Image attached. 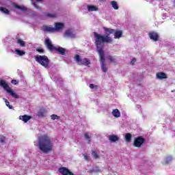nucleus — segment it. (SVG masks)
<instances>
[{"label": "nucleus", "mask_w": 175, "mask_h": 175, "mask_svg": "<svg viewBox=\"0 0 175 175\" xmlns=\"http://www.w3.org/2000/svg\"><path fill=\"white\" fill-rule=\"evenodd\" d=\"M88 12H96L98 8L95 5H88Z\"/></svg>", "instance_id": "21"}, {"label": "nucleus", "mask_w": 175, "mask_h": 175, "mask_svg": "<svg viewBox=\"0 0 175 175\" xmlns=\"http://www.w3.org/2000/svg\"><path fill=\"white\" fill-rule=\"evenodd\" d=\"M93 35L94 36V44L97 49V51L99 55V61L100 63V66L103 72L106 73L108 70L107 64H106V59H105V51H103V47L105 43H111L112 40L108 36H103L98 34L96 32H94Z\"/></svg>", "instance_id": "1"}, {"label": "nucleus", "mask_w": 175, "mask_h": 175, "mask_svg": "<svg viewBox=\"0 0 175 175\" xmlns=\"http://www.w3.org/2000/svg\"><path fill=\"white\" fill-rule=\"evenodd\" d=\"M135 62H136V59H135V58H134V59H133L131 60V65H135Z\"/></svg>", "instance_id": "36"}, {"label": "nucleus", "mask_w": 175, "mask_h": 175, "mask_svg": "<svg viewBox=\"0 0 175 175\" xmlns=\"http://www.w3.org/2000/svg\"><path fill=\"white\" fill-rule=\"evenodd\" d=\"M107 58L111 64H113V65H117V59H116V57H114L111 55H109V56H107Z\"/></svg>", "instance_id": "16"}, {"label": "nucleus", "mask_w": 175, "mask_h": 175, "mask_svg": "<svg viewBox=\"0 0 175 175\" xmlns=\"http://www.w3.org/2000/svg\"><path fill=\"white\" fill-rule=\"evenodd\" d=\"M109 140L112 143H116V142H118V140H120V138L117 135H111L109 136Z\"/></svg>", "instance_id": "15"}, {"label": "nucleus", "mask_w": 175, "mask_h": 175, "mask_svg": "<svg viewBox=\"0 0 175 175\" xmlns=\"http://www.w3.org/2000/svg\"><path fill=\"white\" fill-rule=\"evenodd\" d=\"M84 137H85V139L88 140V144H91V137H90V135L88 134V133H85L84 134Z\"/></svg>", "instance_id": "25"}, {"label": "nucleus", "mask_w": 175, "mask_h": 175, "mask_svg": "<svg viewBox=\"0 0 175 175\" xmlns=\"http://www.w3.org/2000/svg\"><path fill=\"white\" fill-rule=\"evenodd\" d=\"M44 44L46 49L49 51H56V53L57 54H59L60 55H65V53H66L65 49L61 46H59V48H57V46L53 44V42H51V40H50V39H45Z\"/></svg>", "instance_id": "4"}, {"label": "nucleus", "mask_w": 175, "mask_h": 175, "mask_svg": "<svg viewBox=\"0 0 175 175\" xmlns=\"http://www.w3.org/2000/svg\"><path fill=\"white\" fill-rule=\"evenodd\" d=\"M0 11L3 12L5 14H10V12L7 8H5L3 7H0Z\"/></svg>", "instance_id": "26"}, {"label": "nucleus", "mask_w": 175, "mask_h": 175, "mask_svg": "<svg viewBox=\"0 0 175 175\" xmlns=\"http://www.w3.org/2000/svg\"><path fill=\"white\" fill-rule=\"evenodd\" d=\"M131 139H132V134L126 133L125 135V142H126L127 143H129V142H131Z\"/></svg>", "instance_id": "23"}, {"label": "nucleus", "mask_w": 175, "mask_h": 175, "mask_svg": "<svg viewBox=\"0 0 175 175\" xmlns=\"http://www.w3.org/2000/svg\"><path fill=\"white\" fill-rule=\"evenodd\" d=\"M112 114L113 117H115L116 118H118V117H120L121 116V113H120V111L118 110V109H113L112 111Z\"/></svg>", "instance_id": "18"}, {"label": "nucleus", "mask_w": 175, "mask_h": 175, "mask_svg": "<svg viewBox=\"0 0 175 175\" xmlns=\"http://www.w3.org/2000/svg\"><path fill=\"white\" fill-rule=\"evenodd\" d=\"M14 8H16V9H19L20 10H23V12H26L27 10V8L25 7H21L17 4H15L14 5Z\"/></svg>", "instance_id": "27"}, {"label": "nucleus", "mask_w": 175, "mask_h": 175, "mask_svg": "<svg viewBox=\"0 0 175 175\" xmlns=\"http://www.w3.org/2000/svg\"><path fill=\"white\" fill-rule=\"evenodd\" d=\"M15 53H16L17 55H20V57H23V55H25V51H21L20 49H15Z\"/></svg>", "instance_id": "22"}, {"label": "nucleus", "mask_w": 175, "mask_h": 175, "mask_svg": "<svg viewBox=\"0 0 175 175\" xmlns=\"http://www.w3.org/2000/svg\"><path fill=\"white\" fill-rule=\"evenodd\" d=\"M90 88H91L92 90H94V88H96V90H98V85H94V84L90 83Z\"/></svg>", "instance_id": "33"}, {"label": "nucleus", "mask_w": 175, "mask_h": 175, "mask_svg": "<svg viewBox=\"0 0 175 175\" xmlns=\"http://www.w3.org/2000/svg\"><path fill=\"white\" fill-rule=\"evenodd\" d=\"M33 6L36 8V9H39V5H36V3H33Z\"/></svg>", "instance_id": "37"}, {"label": "nucleus", "mask_w": 175, "mask_h": 175, "mask_svg": "<svg viewBox=\"0 0 175 175\" xmlns=\"http://www.w3.org/2000/svg\"><path fill=\"white\" fill-rule=\"evenodd\" d=\"M65 25L63 23H55V27L45 25L43 27V31L46 32H55L56 31H62L64 29Z\"/></svg>", "instance_id": "5"}, {"label": "nucleus", "mask_w": 175, "mask_h": 175, "mask_svg": "<svg viewBox=\"0 0 175 175\" xmlns=\"http://www.w3.org/2000/svg\"><path fill=\"white\" fill-rule=\"evenodd\" d=\"M0 86L2 87L12 98H15L16 99H18V95L16 94L12 88L9 87V85L6 82V81L3 79H0Z\"/></svg>", "instance_id": "7"}, {"label": "nucleus", "mask_w": 175, "mask_h": 175, "mask_svg": "<svg viewBox=\"0 0 175 175\" xmlns=\"http://www.w3.org/2000/svg\"><path fill=\"white\" fill-rule=\"evenodd\" d=\"M16 43L19 44L21 47H25V42L20 38H16Z\"/></svg>", "instance_id": "19"}, {"label": "nucleus", "mask_w": 175, "mask_h": 175, "mask_svg": "<svg viewBox=\"0 0 175 175\" xmlns=\"http://www.w3.org/2000/svg\"><path fill=\"white\" fill-rule=\"evenodd\" d=\"M75 60L76 61V62H77V64H79V65H85V66H88V65L91 64V62L88 58L81 59L79 55H75Z\"/></svg>", "instance_id": "8"}, {"label": "nucleus", "mask_w": 175, "mask_h": 175, "mask_svg": "<svg viewBox=\"0 0 175 175\" xmlns=\"http://www.w3.org/2000/svg\"><path fill=\"white\" fill-rule=\"evenodd\" d=\"M64 35L65 36H67V38H70L71 39H75V38H76V34L72 29L66 30Z\"/></svg>", "instance_id": "11"}, {"label": "nucleus", "mask_w": 175, "mask_h": 175, "mask_svg": "<svg viewBox=\"0 0 175 175\" xmlns=\"http://www.w3.org/2000/svg\"><path fill=\"white\" fill-rule=\"evenodd\" d=\"M4 102L5 103L6 107H8L10 109H13V105H10V103L8 100L6 98H3Z\"/></svg>", "instance_id": "24"}, {"label": "nucleus", "mask_w": 175, "mask_h": 175, "mask_svg": "<svg viewBox=\"0 0 175 175\" xmlns=\"http://www.w3.org/2000/svg\"><path fill=\"white\" fill-rule=\"evenodd\" d=\"M173 160V157L172 156H168L165 158V163H170Z\"/></svg>", "instance_id": "30"}, {"label": "nucleus", "mask_w": 175, "mask_h": 175, "mask_svg": "<svg viewBox=\"0 0 175 175\" xmlns=\"http://www.w3.org/2000/svg\"><path fill=\"white\" fill-rule=\"evenodd\" d=\"M174 7L175 8V0L174 1Z\"/></svg>", "instance_id": "38"}, {"label": "nucleus", "mask_w": 175, "mask_h": 175, "mask_svg": "<svg viewBox=\"0 0 175 175\" xmlns=\"http://www.w3.org/2000/svg\"><path fill=\"white\" fill-rule=\"evenodd\" d=\"M46 109L44 108H41L38 110L37 116L39 118H44V117H46Z\"/></svg>", "instance_id": "12"}, {"label": "nucleus", "mask_w": 175, "mask_h": 175, "mask_svg": "<svg viewBox=\"0 0 175 175\" xmlns=\"http://www.w3.org/2000/svg\"><path fill=\"white\" fill-rule=\"evenodd\" d=\"M148 36L151 40H154V42H158L159 39V35L158 33L155 31H152L148 33Z\"/></svg>", "instance_id": "10"}, {"label": "nucleus", "mask_w": 175, "mask_h": 175, "mask_svg": "<svg viewBox=\"0 0 175 175\" xmlns=\"http://www.w3.org/2000/svg\"><path fill=\"white\" fill-rule=\"evenodd\" d=\"M146 142V139L142 136H138L135 138L133 146L137 148H140L143 144Z\"/></svg>", "instance_id": "9"}, {"label": "nucleus", "mask_w": 175, "mask_h": 175, "mask_svg": "<svg viewBox=\"0 0 175 175\" xmlns=\"http://www.w3.org/2000/svg\"><path fill=\"white\" fill-rule=\"evenodd\" d=\"M44 15L46 17H48L49 18H55L58 17V15L57 14H51L49 12H44Z\"/></svg>", "instance_id": "17"}, {"label": "nucleus", "mask_w": 175, "mask_h": 175, "mask_svg": "<svg viewBox=\"0 0 175 175\" xmlns=\"http://www.w3.org/2000/svg\"><path fill=\"white\" fill-rule=\"evenodd\" d=\"M111 5L112 8H113L114 10H118L119 7H118V3L116 1H111Z\"/></svg>", "instance_id": "20"}, {"label": "nucleus", "mask_w": 175, "mask_h": 175, "mask_svg": "<svg viewBox=\"0 0 175 175\" xmlns=\"http://www.w3.org/2000/svg\"><path fill=\"white\" fill-rule=\"evenodd\" d=\"M103 29H104L105 35H102L98 33V35H100L101 36H104V37L107 36L108 38H110V39L112 40L111 42H104V44L106 43H109L110 44H111V43H113V38L110 37V35H111L112 33H114L113 34L114 39H120V38H122V31L121 30L116 31V29H110L106 27H103Z\"/></svg>", "instance_id": "3"}, {"label": "nucleus", "mask_w": 175, "mask_h": 175, "mask_svg": "<svg viewBox=\"0 0 175 175\" xmlns=\"http://www.w3.org/2000/svg\"><path fill=\"white\" fill-rule=\"evenodd\" d=\"M36 51H38L40 54H44V49L42 47H38L36 49Z\"/></svg>", "instance_id": "29"}, {"label": "nucleus", "mask_w": 175, "mask_h": 175, "mask_svg": "<svg viewBox=\"0 0 175 175\" xmlns=\"http://www.w3.org/2000/svg\"><path fill=\"white\" fill-rule=\"evenodd\" d=\"M37 147L39 148L40 151L44 154L51 152V151H53L51 138L47 136V135H44L38 137Z\"/></svg>", "instance_id": "2"}, {"label": "nucleus", "mask_w": 175, "mask_h": 175, "mask_svg": "<svg viewBox=\"0 0 175 175\" xmlns=\"http://www.w3.org/2000/svg\"><path fill=\"white\" fill-rule=\"evenodd\" d=\"M35 61L44 68H48L50 65V59L46 55H37L35 57Z\"/></svg>", "instance_id": "6"}, {"label": "nucleus", "mask_w": 175, "mask_h": 175, "mask_svg": "<svg viewBox=\"0 0 175 175\" xmlns=\"http://www.w3.org/2000/svg\"><path fill=\"white\" fill-rule=\"evenodd\" d=\"M12 84H14V85H17V84H18V81L16 80V79H12L11 81Z\"/></svg>", "instance_id": "34"}, {"label": "nucleus", "mask_w": 175, "mask_h": 175, "mask_svg": "<svg viewBox=\"0 0 175 175\" xmlns=\"http://www.w3.org/2000/svg\"><path fill=\"white\" fill-rule=\"evenodd\" d=\"M51 120H59V116H58L57 115L55 114H53L51 116Z\"/></svg>", "instance_id": "32"}, {"label": "nucleus", "mask_w": 175, "mask_h": 175, "mask_svg": "<svg viewBox=\"0 0 175 175\" xmlns=\"http://www.w3.org/2000/svg\"><path fill=\"white\" fill-rule=\"evenodd\" d=\"M6 140V137L3 135H0V143L2 144H5V141Z\"/></svg>", "instance_id": "31"}, {"label": "nucleus", "mask_w": 175, "mask_h": 175, "mask_svg": "<svg viewBox=\"0 0 175 175\" xmlns=\"http://www.w3.org/2000/svg\"><path fill=\"white\" fill-rule=\"evenodd\" d=\"M92 155L94 159H99L100 158V157L98 155V153L95 150L92 152Z\"/></svg>", "instance_id": "28"}, {"label": "nucleus", "mask_w": 175, "mask_h": 175, "mask_svg": "<svg viewBox=\"0 0 175 175\" xmlns=\"http://www.w3.org/2000/svg\"><path fill=\"white\" fill-rule=\"evenodd\" d=\"M32 118V116H28V115H23L19 116V120H21V121H23V122H27Z\"/></svg>", "instance_id": "13"}, {"label": "nucleus", "mask_w": 175, "mask_h": 175, "mask_svg": "<svg viewBox=\"0 0 175 175\" xmlns=\"http://www.w3.org/2000/svg\"><path fill=\"white\" fill-rule=\"evenodd\" d=\"M85 161H87L88 162L90 161V156L88 154H83Z\"/></svg>", "instance_id": "35"}, {"label": "nucleus", "mask_w": 175, "mask_h": 175, "mask_svg": "<svg viewBox=\"0 0 175 175\" xmlns=\"http://www.w3.org/2000/svg\"><path fill=\"white\" fill-rule=\"evenodd\" d=\"M156 76L157 79H159L160 80H163V79H167V76L165 72H157L156 74Z\"/></svg>", "instance_id": "14"}]
</instances>
